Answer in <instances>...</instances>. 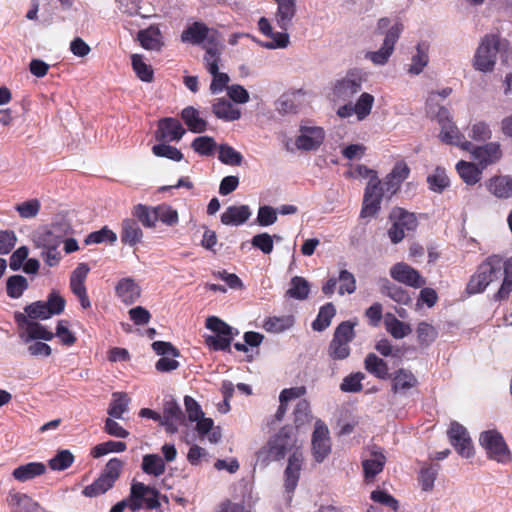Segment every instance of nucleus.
Instances as JSON below:
<instances>
[{
	"instance_id": "obj_1",
	"label": "nucleus",
	"mask_w": 512,
	"mask_h": 512,
	"mask_svg": "<svg viewBox=\"0 0 512 512\" xmlns=\"http://www.w3.org/2000/svg\"><path fill=\"white\" fill-rule=\"evenodd\" d=\"M276 9L273 13V20L280 31H274L271 22L266 17L258 21L260 32L269 37L268 41L261 42L266 49H285L289 46L290 37L287 30L293 25L297 15V0H275Z\"/></svg>"
},
{
	"instance_id": "obj_2",
	"label": "nucleus",
	"mask_w": 512,
	"mask_h": 512,
	"mask_svg": "<svg viewBox=\"0 0 512 512\" xmlns=\"http://www.w3.org/2000/svg\"><path fill=\"white\" fill-rule=\"evenodd\" d=\"M301 449H303V440L298 438L294 428L284 427L258 450L256 461L265 466L271 461H280L286 455L289 456Z\"/></svg>"
},
{
	"instance_id": "obj_3",
	"label": "nucleus",
	"mask_w": 512,
	"mask_h": 512,
	"mask_svg": "<svg viewBox=\"0 0 512 512\" xmlns=\"http://www.w3.org/2000/svg\"><path fill=\"white\" fill-rule=\"evenodd\" d=\"M434 99L435 95H432L426 103V113L431 119L437 121L440 128L438 135L440 141L457 146L462 150L469 149L471 142L465 139V136L453 121L450 111L444 106H435Z\"/></svg>"
},
{
	"instance_id": "obj_4",
	"label": "nucleus",
	"mask_w": 512,
	"mask_h": 512,
	"mask_svg": "<svg viewBox=\"0 0 512 512\" xmlns=\"http://www.w3.org/2000/svg\"><path fill=\"white\" fill-rule=\"evenodd\" d=\"M507 42L499 36L486 35L480 42L474 57L473 67L480 72L489 73L495 68L497 55L501 49L506 48Z\"/></svg>"
},
{
	"instance_id": "obj_5",
	"label": "nucleus",
	"mask_w": 512,
	"mask_h": 512,
	"mask_svg": "<svg viewBox=\"0 0 512 512\" xmlns=\"http://www.w3.org/2000/svg\"><path fill=\"white\" fill-rule=\"evenodd\" d=\"M479 444L484 449L488 459L500 464H508L512 461L511 450L498 430L489 429L481 432Z\"/></svg>"
},
{
	"instance_id": "obj_6",
	"label": "nucleus",
	"mask_w": 512,
	"mask_h": 512,
	"mask_svg": "<svg viewBox=\"0 0 512 512\" xmlns=\"http://www.w3.org/2000/svg\"><path fill=\"white\" fill-rule=\"evenodd\" d=\"M184 405L188 419L196 422V430L200 436H207L210 443H218L222 437L219 427H214L211 418L204 416L200 405L190 396L184 398Z\"/></svg>"
},
{
	"instance_id": "obj_7",
	"label": "nucleus",
	"mask_w": 512,
	"mask_h": 512,
	"mask_svg": "<svg viewBox=\"0 0 512 512\" xmlns=\"http://www.w3.org/2000/svg\"><path fill=\"white\" fill-rule=\"evenodd\" d=\"M124 461L119 458H111L105 465L100 476L83 490L86 497H96L111 489L120 477Z\"/></svg>"
},
{
	"instance_id": "obj_8",
	"label": "nucleus",
	"mask_w": 512,
	"mask_h": 512,
	"mask_svg": "<svg viewBox=\"0 0 512 512\" xmlns=\"http://www.w3.org/2000/svg\"><path fill=\"white\" fill-rule=\"evenodd\" d=\"M387 196L385 186L377 174L370 177L364 190L363 204L360 212L362 218L375 216L380 210V205L384 196Z\"/></svg>"
},
{
	"instance_id": "obj_9",
	"label": "nucleus",
	"mask_w": 512,
	"mask_h": 512,
	"mask_svg": "<svg viewBox=\"0 0 512 512\" xmlns=\"http://www.w3.org/2000/svg\"><path fill=\"white\" fill-rule=\"evenodd\" d=\"M160 506L159 492L154 487L133 480L130 488L129 507L136 511L142 507L156 509Z\"/></svg>"
},
{
	"instance_id": "obj_10",
	"label": "nucleus",
	"mask_w": 512,
	"mask_h": 512,
	"mask_svg": "<svg viewBox=\"0 0 512 512\" xmlns=\"http://www.w3.org/2000/svg\"><path fill=\"white\" fill-rule=\"evenodd\" d=\"M354 338V324L342 322L335 330L329 345V356L334 360H344L350 355L349 343Z\"/></svg>"
},
{
	"instance_id": "obj_11",
	"label": "nucleus",
	"mask_w": 512,
	"mask_h": 512,
	"mask_svg": "<svg viewBox=\"0 0 512 512\" xmlns=\"http://www.w3.org/2000/svg\"><path fill=\"white\" fill-rule=\"evenodd\" d=\"M69 232L68 225L53 223L50 226L39 228L33 235V243L40 250L59 247Z\"/></svg>"
},
{
	"instance_id": "obj_12",
	"label": "nucleus",
	"mask_w": 512,
	"mask_h": 512,
	"mask_svg": "<svg viewBox=\"0 0 512 512\" xmlns=\"http://www.w3.org/2000/svg\"><path fill=\"white\" fill-rule=\"evenodd\" d=\"M219 34L216 30L209 28L205 23L195 21L183 30L181 41L192 45H209L219 40Z\"/></svg>"
},
{
	"instance_id": "obj_13",
	"label": "nucleus",
	"mask_w": 512,
	"mask_h": 512,
	"mask_svg": "<svg viewBox=\"0 0 512 512\" xmlns=\"http://www.w3.org/2000/svg\"><path fill=\"white\" fill-rule=\"evenodd\" d=\"M365 81V73L360 69L349 70L346 75L337 80L333 87V94L337 99L346 100L358 93Z\"/></svg>"
},
{
	"instance_id": "obj_14",
	"label": "nucleus",
	"mask_w": 512,
	"mask_h": 512,
	"mask_svg": "<svg viewBox=\"0 0 512 512\" xmlns=\"http://www.w3.org/2000/svg\"><path fill=\"white\" fill-rule=\"evenodd\" d=\"M391 218L393 224L388 231V235L395 244L402 241L407 232L413 231L417 227L415 215L401 208L394 209Z\"/></svg>"
},
{
	"instance_id": "obj_15",
	"label": "nucleus",
	"mask_w": 512,
	"mask_h": 512,
	"mask_svg": "<svg viewBox=\"0 0 512 512\" xmlns=\"http://www.w3.org/2000/svg\"><path fill=\"white\" fill-rule=\"evenodd\" d=\"M448 437L456 452L463 458L470 459L475 450L467 429L458 422H452L448 430Z\"/></svg>"
},
{
	"instance_id": "obj_16",
	"label": "nucleus",
	"mask_w": 512,
	"mask_h": 512,
	"mask_svg": "<svg viewBox=\"0 0 512 512\" xmlns=\"http://www.w3.org/2000/svg\"><path fill=\"white\" fill-rule=\"evenodd\" d=\"M464 151H468L471 154L472 158L478 163L481 169L496 164L503 157L502 148L498 142H488L480 146L471 143V147Z\"/></svg>"
},
{
	"instance_id": "obj_17",
	"label": "nucleus",
	"mask_w": 512,
	"mask_h": 512,
	"mask_svg": "<svg viewBox=\"0 0 512 512\" xmlns=\"http://www.w3.org/2000/svg\"><path fill=\"white\" fill-rule=\"evenodd\" d=\"M312 455L316 462H323L331 453V439L327 425L317 420L312 434Z\"/></svg>"
},
{
	"instance_id": "obj_18",
	"label": "nucleus",
	"mask_w": 512,
	"mask_h": 512,
	"mask_svg": "<svg viewBox=\"0 0 512 512\" xmlns=\"http://www.w3.org/2000/svg\"><path fill=\"white\" fill-rule=\"evenodd\" d=\"M15 319L24 330L20 337L25 343L32 340L50 341L54 338L53 332L47 330L42 324L28 319L25 314L18 313L15 315Z\"/></svg>"
},
{
	"instance_id": "obj_19",
	"label": "nucleus",
	"mask_w": 512,
	"mask_h": 512,
	"mask_svg": "<svg viewBox=\"0 0 512 512\" xmlns=\"http://www.w3.org/2000/svg\"><path fill=\"white\" fill-rule=\"evenodd\" d=\"M153 350L162 357L156 362V369L160 372H170L179 367V362L175 360L179 356V351L169 342L155 341L152 343Z\"/></svg>"
},
{
	"instance_id": "obj_20",
	"label": "nucleus",
	"mask_w": 512,
	"mask_h": 512,
	"mask_svg": "<svg viewBox=\"0 0 512 512\" xmlns=\"http://www.w3.org/2000/svg\"><path fill=\"white\" fill-rule=\"evenodd\" d=\"M89 271L90 268L86 263H80L73 270L70 276V289L77 296L82 308L84 309L91 306L85 287V280Z\"/></svg>"
},
{
	"instance_id": "obj_21",
	"label": "nucleus",
	"mask_w": 512,
	"mask_h": 512,
	"mask_svg": "<svg viewBox=\"0 0 512 512\" xmlns=\"http://www.w3.org/2000/svg\"><path fill=\"white\" fill-rule=\"evenodd\" d=\"M325 132L319 126L302 125L300 127V134L296 139V146L301 150H315L324 141Z\"/></svg>"
},
{
	"instance_id": "obj_22",
	"label": "nucleus",
	"mask_w": 512,
	"mask_h": 512,
	"mask_svg": "<svg viewBox=\"0 0 512 512\" xmlns=\"http://www.w3.org/2000/svg\"><path fill=\"white\" fill-rule=\"evenodd\" d=\"M390 276L395 281L414 288H420L426 284L425 279L417 270L403 262L397 263L390 268Z\"/></svg>"
},
{
	"instance_id": "obj_23",
	"label": "nucleus",
	"mask_w": 512,
	"mask_h": 512,
	"mask_svg": "<svg viewBox=\"0 0 512 512\" xmlns=\"http://www.w3.org/2000/svg\"><path fill=\"white\" fill-rule=\"evenodd\" d=\"M303 462L304 457L302 449L288 456V463L284 472V476L285 489L289 495L294 491L298 484Z\"/></svg>"
},
{
	"instance_id": "obj_24",
	"label": "nucleus",
	"mask_w": 512,
	"mask_h": 512,
	"mask_svg": "<svg viewBox=\"0 0 512 512\" xmlns=\"http://www.w3.org/2000/svg\"><path fill=\"white\" fill-rule=\"evenodd\" d=\"M386 463L384 453L377 448L370 449L363 458L362 467L367 482L374 480L375 476L382 472Z\"/></svg>"
},
{
	"instance_id": "obj_25",
	"label": "nucleus",
	"mask_w": 512,
	"mask_h": 512,
	"mask_svg": "<svg viewBox=\"0 0 512 512\" xmlns=\"http://www.w3.org/2000/svg\"><path fill=\"white\" fill-rule=\"evenodd\" d=\"M409 173L410 169L405 162L400 161L394 165L391 172L387 174L382 182L388 197H391L400 189L401 184L408 178Z\"/></svg>"
},
{
	"instance_id": "obj_26",
	"label": "nucleus",
	"mask_w": 512,
	"mask_h": 512,
	"mask_svg": "<svg viewBox=\"0 0 512 512\" xmlns=\"http://www.w3.org/2000/svg\"><path fill=\"white\" fill-rule=\"evenodd\" d=\"M185 134L181 123L174 118H164L159 121L156 138L161 141H179Z\"/></svg>"
},
{
	"instance_id": "obj_27",
	"label": "nucleus",
	"mask_w": 512,
	"mask_h": 512,
	"mask_svg": "<svg viewBox=\"0 0 512 512\" xmlns=\"http://www.w3.org/2000/svg\"><path fill=\"white\" fill-rule=\"evenodd\" d=\"M252 212L248 205L229 206L221 215V222L227 226H240L251 216Z\"/></svg>"
},
{
	"instance_id": "obj_28",
	"label": "nucleus",
	"mask_w": 512,
	"mask_h": 512,
	"mask_svg": "<svg viewBox=\"0 0 512 512\" xmlns=\"http://www.w3.org/2000/svg\"><path fill=\"white\" fill-rule=\"evenodd\" d=\"M137 39L146 50L160 51L164 44L161 31L156 25L140 30L137 34Z\"/></svg>"
},
{
	"instance_id": "obj_29",
	"label": "nucleus",
	"mask_w": 512,
	"mask_h": 512,
	"mask_svg": "<svg viewBox=\"0 0 512 512\" xmlns=\"http://www.w3.org/2000/svg\"><path fill=\"white\" fill-rule=\"evenodd\" d=\"M116 295L126 304L134 303L141 294L140 287L132 278L121 279L115 288Z\"/></svg>"
},
{
	"instance_id": "obj_30",
	"label": "nucleus",
	"mask_w": 512,
	"mask_h": 512,
	"mask_svg": "<svg viewBox=\"0 0 512 512\" xmlns=\"http://www.w3.org/2000/svg\"><path fill=\"white\" fill-rule=\"evenodd\" d=\"M143 232L134 219H124L121 224V241L128 246H135L142 241Z\"/></svg>"
},
{
	"instance_id": "obj_31",
	"label": "nucleus",
	"mask_w": 512,
	"mask_h": 512,
	"mask_svg": "<svg viewBox=\"0 0 512 512\" xmlns=\"http://www.w3.org/2000/svg\"><path fill=\"white\" fill-rule=\"evenodd\" d=\"M455 168L460 178L467 185H475L481 180L483 169L478 163L461 160Z\"/></svg>"
},
{
	"instance_id": "obj_32",
	"label": "nucleus",
	"mask_w": 512,
	"mask_h": 512,
	"mask_svg": "<svg viewBox=\"0 0 512 512\" xmlns=\"http://www.w3.org/2000/svg\"><path fill=\"white\" fill-rule=\"evenodd\" d=\"M213 113L224 121H235L241 117L240 110L235 107L229 100L218 98L213 104Z\"/></svg>"
},
{
	"instance_id": "obj_33",
	"label": "nucleus",
	"mask_w": 512,
	"mask_h": 512,
	"mask_svg": "<svg viewBox=\"0 0 512 512\" xmlns=\"http://www.w3.org/2000/svg\"><path fill=\"white\" fill-rule=\"evenodd\" d=\"M45 471L46 466L43 463L30 462L15 468L12 475L16 480L26 482L44 474Z\"/></svg>"
},
{
	"instance_id": "obj_34",
	"label": "nucleus",
	"mask_w": 512,
	"mask_h": 512,
	"mask_svg": "<svg viewBox=\"0 0 512 512\" xmlns=\"http://www.w3.org/2000/svg\"><path fill=\"white\" fill-rule=\"evenodd\" d=\"M429 45L426 42H420L416 46V53L412 56L408 72L412 75H419L429 62Z\"/></svg>"
},
{
	"instance_id": "obj_35",
	"label": "nucleus",
	"mask_w": 512,
	"mask_h": 512,
	"mask_svg": "<svg viewBox=\"0 0 512 512\" xmlns=\"http://www.w3.org/2000/svg\"><path fill=\"white\" fill-rule=\"evenodd\" d=\"M417 379L408 370L400 369L396 371L392 377V390L394 393H405L415 387Z\"/></svg>"
},
{
	"instance_id": "obj_36",
	"label": "nucleus",
	"mask_w": 512,
	"mask_h": 512,
	"mask_svg": "<svg viewBox=\"0 0 512 512\" xmlns=\"http://www.w3.org/2000/svg\"><path fill=\"white\" fill-rule=\"evenodd\" d=\"M181 116L191 132L202 133L206 131L207 122L200 116L199 111L194 107L189 106L183 109Z\"/></svg>"
},
{
	"instance_id": "obj_37",
	"label": "nucleus",
	"mask_w": 512,
	"mask_h": 512,
	"mask_svg": "<svg viewBox=\"0 0 512 512\" xmlns=\"http://www.w3.org/2000/svg\"><path fill=\"white\" fill-rule=\"evenodd\" d=\"M294 322L292 315L272 316L265 320L263 328L269 333L279 334L289 330Z\"/></svg>"
},
{
	"instance_id": "obj_38",
	"label": "nucleus",
	"mask_w": 512,
	"mask_h": 512,
	"mask_svg": "<svg viewBox=\"0 0 512 512\" xmlns=\"http://www.w3.org/2000/svg\"><path fill=\"white\" fill-rule=\"evenodd\" d=\"M181 409L173 400L167 401L164 406V415L161 425H165L167 430L174 433L177 430L176 423L181 419Z\"/></svg>"
},
{
	"instance_id": "obj_39",
	"label": "nucleus",
	"mask_w": 512,
	"mask_h": 512,
	"mask_svg": "<svg viewBox=\"0 0 512 512\" xmlns=\"http://www.w3.org/2000/svg\"><path fill=\"white\" fill-rule=\"evenodd\" d=\"M488 190L498 198L512 196V177L500 176L489 181Z\"/></svg>"
},
{
	"instance_id": "obj_40",
	"label": "nucleus",
	"mask_w": 512,
	"mask_h": 512,
	"mask_svg": "<svg viewBox=\"0 0 512 512\" xmlns=\"http://www.w3.org/2000/svg\"><path fill=\"white\" fill-rule=\"evenodd\" d=\"M384 324L386 330L396 339H402L412 331L409 324L400 321L391 313L385 315Z\"/></svg>"
},
{
	"instance_id": "obj_41",
	"label": "nucleus",
	"mask_w": 512,
	"mask_h": 512,
	"mask_svg": "<svg viewBox=\"0 0 512 512\" xmlns=\"http://www.w3.org/2000/svg\"><path fill=\"white\" fill-rule=\"evenodd\" d=\"M364 367L370 374L379 379L384 380L388 377L387 363L373 353H370L366 356L364 360Z\"/></svg>"
},
{
	"instance_id": "obj_42",
	"label": "nucleus",
	"mask_w": 512,
	"mask_h": 512,
	"mask_svg": "<svg viewBox=\"0 0 512 512\" xmlns=\"http://www.w3.org/2000/svg\"><path fill=\"white\" fill-rule=\"evenodd\" d=\"M130 399L126 393L114 392L112 400L108 408V414L114 419H121L123 414L128 410Z\"/></svg>"
},
{
	"instance_id": "obj_43",
	"label": "nucleus",
	"mask_w": 512,
	"mask_h": 512,
	"mask_svg": "<svg viewBox=\"0 0 512 512\" xmlns=\"http://www.w3.org/2000/svg\"><path fill=\"white\" fill-rule=\"evenodd\" d=\"M427 183L430 190L441 193L450 185V180L444 168L436 167L433 172L428 175Z\"/></svg>"
},
{
	"instance_id": "obj_44",
	"label": "nucleus",
	"mask_w": 512,
	"mask_h": 512,
	"mask_svg": "<svg viewBox=\"0 0 512 512\" xmlns=\"http://www.w3.org/2000/svg\"><path fill=\"white\" fill-rule=\"evenodd\" d=\"M205 55L204 63L209 73H215L218 70V63L221 55V42L220 39L216 43L204 45Z\"/></svg>"
},
{
	"instance_id": "obj_45",
	"label": "nucleus",
	"mask_w": 512,
	"mask_h": 512,
	"mask_svg": "<svg viewBox=\"0 0 512 512\" xmlns=\"http://www.w3.org/2000/svg\"><path fill=\"white\" fill-rule=\"evenodd\" d=\"M374 101V96L367 92L362 93L358 97L357 101L353 104V111L358 121H363L370 115Z\"/></svg>"
},
{
	"instance_id": "obj_46",
	"label": "nucleus",
	"mask_w": 512,
	"mask_h": 512,
	"mask_svg": "<svg viewBox=\"0 0 512 512\" xmlns=\"http://www.w3.org/2000/svg\"><path fill=\"white\" fill-rule=\"evenodd\" d=\"M142 470L149 475L158 477L165 472V463L157 454H147L142 460Z\"/></svg>"
},
{
	"instance_id": "obj_47",
	"label": "nucleus",
	"mask_w": 512,
	"mask_h": 512,
	"mask_svg": "<svg viewBox=\"0 0 512 512\" xmlns=\"http://www.w3.org/2000/svg\"><path fill=\"white\" fill-rule=\"evenodd\" d=\"M310 292V285L308 281L300 276H295L291 279L290 288L287 295L297 300H304L308 297Z\"/></svg>"
},
{
	"instance_id": "obj_48",
	"label": "nucleus",
	"mask_w": 512,
	"mask_h": 512,
	"mask_svg": "<svg viewBox=\"0 0 512 512\" xmlns=\"http://www.w3.org/2000/svg\"><path fill=\"white\" fill-rule=\"evenodd\" d=\"M8 503L13 512H31L36 504L28 495L16 492L9 494Z\"/></svg>"
},
{
	"instance_id": "obj_49",
	"label": "nucleus",
	"mask_w": 512,
	"mask_h": 512,
	"mask_svg": "<svg viewBox=\"0 0 512 512\" xmlns=\"http://www.w3.org/2000/svg\"><path fill=\"white\" fill-rule=\"evenodd\" d=\"M480 266H487L488 268V271H486L487 273L484 275L488 285L502 276L503 261L499 256H490Z\"/></svg>"
},
{
	"instance_id": "obj_50",
	"label": "nucleus",
	"mask_w": 512,
	"mask_h": 512,
	"mask_svg": "<svg viewBox=\"0 0 512 512\" xmlns=\"http://www.w3.org/2000/svg\"><path fill=\"white\" fill-rule=\"evenodd\" d=\"M131 62L134 72L141 81L151 82L153 80V69L151 65L144 61L141 55L133 54L131 56Z\"/></svg>"
},
{
	"instance_id": "obj_51",
	"label": "nucleus",
	"mask_w": 512,
	"mask_h": 512,
	"mask_svg": "<svg viewBox=\"0 0 512 512\" xmlns=\"http://www.w3.org/2000/svg\"><path fill=\"white\" fill-rule=\"evenodd\" d=\"M380 283L382 293L389 296L395 302L407 304L410 301L408 293L402 288L393 285L389 280L382 279Z\"/></svg>"
},
{
	"instance_id": "obj_52",
	"label": "nucleus",
	"mask_w": 512,
	"mask_h": 512,
	"mask_svg": "<svg viewBox=\"0 0 512 512\" xmlns=\"http://www.w3.org/2000/svg\"><path fill=\"white\" fill-rule=\"evenodd\" d=\"M487 266H479L477 271L471 276L466 291L468 294H478L482 293L488 286L486 279L484 277L485 273H487Z\"/></svg>"
},
{
	"instance_id": "obj_53",
	"label": "nucleus",
	"mask_w": 512,
	"mask_h": 512,
	"mask_svg": "<svg viewBox=\"0 0 512 512\" xmlns=\"http://www.w3.org/2000/svg\"><path fill=\"white\" fill-rule=\"evenodd\" d=\"M468 136L474 141L485 142L492 137V130L487 122L478 120L470 125Z\"/></svg>"
},
{
	"instance_id": "obj_54",
	"label": "nucleus",
	"mask_w": 512,
	"mask_h": 512,
	"mask_svg": "<svg viewBox=\"0 0 512 512\" xmlns=\"http://www.w3.org/2000/svg\"><path fill=\"white\" fill-rule=\"evenodd\" d=\"M335 313L336 310L332 303L324 305L320 308L317 318L313 321L312 328L315 331L325 330L330 325Z\"/></svg>"
},
{
	"instance_id": "obj_55",
	"label": "nucleus",
	"mask_w": 512,
	"mask_h": 512,
	"mask_svg": "<svg viewBox=\"0 0 512 512\" xmlns=\"http://www.w3.org/2000/svg\"><path fill=\"white\" fill-rule=\"evenodd\" d=\"M157 207L149 208L144 205H137L134 208V216L147 228H155L157 224Z\"/></svg>"
},
{
	"instance_id": "obj_56",
	"label": "nucleus",
	"mask_w": 512,
	"mask_h": 512,
	"mask_svg": "<svg viewBox=\"0 0 512 512\" xmlns=\"http://www.w3.org/2000/svg\"><path fill=\"white\" fill-rule=\"evenodd\" d=\"M126 443L122 441H107L100 444H97L91 450V455L94 458H99L109 453H121L126 450Z\"/></svg>"
},
{
	"instance_id": "obj_57",
	"label": "nucleus",
	"mask_w": 512,
	"mask_h": 512,
	"mask_svg": "<svg viewBox=\"0 0 512 512\" xmlns=\"http://www.w3.org/2000/svg\"><path fill=\"white\" fill-rule=\"evenodd\" d=\"M218 159L225 165L239 166L242 164L243 156L233 147L222 144L218 148Z\"/></svg>"
},
{
	"instance_id": "obj_58",
	"label": "nucleus",
	"mask_w": 512,
	"mask_h": 512,
	"mask_svg": "<svg viewBox=\"0 0 512 512\" xmlns=\"http://www.w3.org/2000/svg\"><path fill=\"white\" fill-rule=\"evenodd\" d=\"M312 420L310 405L306 400H300L294 410L295 431L308 425Z\"/></svg>"
},
{
	"instance_id": "obj_59",
	"label": "nucleus",
	"mask_w": 512,
	"mask_h": 512,
	"mask_svg": "<svg viewBox=\"0 0 512 512\" xmlns=\"http://www.w3.org/2000/svg\"><path fill=\"white\" fill-rule=\"evenodd\" d=\"M27 288L28 281L21 275H13L7 279L6 290L11 298H20Z\"/></svg>"
},
{
	"instance_id": "obj_60",
	"label": "nucleus",
	"mask_w": 512,
	"mask_h": 512,
	"mask_svg": "<svg viewBox=\"0 0 512 512\" xmlns=\"http://www.w3.org/2000/svg\"><path fill=\"white\" fill-rule=\"evenodd\" d=\"M502 275H504L502 285L495 295L499 300L507 298L512 291V257L503 263Z\"/></svg>"
},
{
	"instance_id": "obj_61",
	"label": "nucleus",
	"mask_w": 512,
	"mask_h": 512,
	"mask_svg": "<svg viewBox=\"0 0 512 512\" xmlns=\"http://www.w3.org/2000/svg\"><path fill=\"white\" fill-rule=\"evenodd\" d=\"M193 150L201 156H211L217 148V144L212 137L199 136L191 144Z\"/></svg>"
},
{
	"instance_id": "obj_62",
	"label": "nucleus",
	"mask_w": 512,
	"mask_h": 512,
	"mask_svg": "<svg viewBox=\"0 0 512 512\" xmlns=\"http://www.w3.org/2000/svg\"><path fill=\"white\" fill-rule=\"evenodd\" d=\"M117 240V235L108 227L90 233L86 239L85 244H99V243H110L113 244Z\"/></svg>"
},
{
	"instance_id": "obj_63",
	"label": "nucleus",
	"mask_w": 512,
	"mask_h": 512,
	"mask_svg": "<svg viewBox=\"0 0 512 512\" xmlns=\"http://www.w3.org/2000/svg\"><path fill=\"white\" fill-rule=\"evenodd\" d=\"M416 333L419 343L425 346H429L433 343L438 336L437 329L427 322H420L417 326Z\"/></svg>"
},
{
	"instance_id": "obj_64",
	"label": "nucleus",
	"mask_w": 512,
	"mask_h": 512,
	"mask_svg": "<svg viewBox=\"0 0 512 512\" xmlns=\"http://www.w3.org/2000/svg\"><path fill=\"white\" fill-rule=\"evenodd\" d=\"M24 311L28 319L47 320L52 317L44 301H36L27 305Z\"/></svg>"
}]
</instances>
